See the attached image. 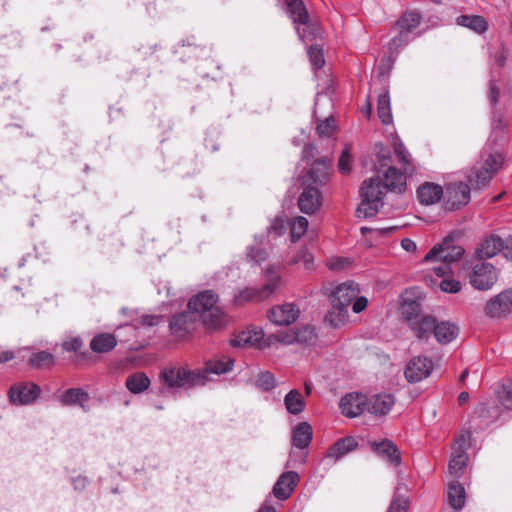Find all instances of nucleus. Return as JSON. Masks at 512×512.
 I'll return each mask as SVG.
<instances>
[{"instance_id": "1", "label": "nucleus", "mask_w": 512, "mask_h": 512, "mask_svg": "<svg viewBox=\"0 0 512 512\" xmlns=\"http://www.w3.org/2000/svg\"><path fill=\"white\" fill-rule=\"evenodd\" d=\"M330 160L328 158L318 159L312 168L303 177V192L298 199L300 210L306 214L316 212L321 205V196L318 186L323 185L328 179Z\"/></svg>"}, {"instance_id": "2", "label": "nucleus", "mask_w": 512, "mask_h": 512, "mask_svg": "<svg viewBox=\"0 0 512 512\" xmlns=\"http://www.w3.org/2000/svg\"><path fill=\"white\" fill-rule=\"evenodd\" d=\"M218 296L212 290H205L188 302V310L196 314L208 330H218L228 323V317L217 305Z\"/></svg>"}, {"instance_id": "3", "label": "nucleus", "mask_w": 512, "mask_h": 512, "mask_svg": "<svg viewBox=\"0 0 512 512\" xmlns=\"http://www.w3.org/2000/svg\"><path fill=\"white\" fill-rule=\"evenodd\" d=\"M386 190L379 178L365 180L360 188L361 203L357 208L359 217H372L377 214L383 205V196Z\"/></svg>"}, {"instance_id": "4", "label": "nucleus", "mask_w": 512, "mask_h": 512, "mask_svg": "<svg viewBox=\"0 0 512 512\" xmlns=\"http://www.w3.org/2000/svg\"><path fill=\"white\" fill-rule=\"evenodd\" d=\"M162 383L171 389L203 385L206 379L200 371H190L179 365H171L160 373Z\"/></svg>"}, {"instance_id": "5", "label": "nucleus", "mask_w": 512, "mask_h": 512, "mask_svg": "<svg viewBox=\"0 0 512 512\" xmlns=\"http://www.w3.org/2000/svg\"><path fill=\"white\" fill-rule=\"evenodd\" d=\"M266 278L267 283L260 289L246 287L240 290L234 297L235 304L242 305L243 303L253 300H263L281 286V278L278 274L277 268H268L266 270Z\"/></svg>"}, {"instance_id": "6", "label": "nucleus", "mask_w": 512, "mask_h": 512, "mask_svg": "<svg viewBox=\"0 0 512 512\" xmlns=\"http://www.w3.org/2000/svg\"><path fill=\"white\" fill-rule=\"evenodd\" d=\"M503 157L500 153H490L484 159L482 166L468 176L470 184L475 189H481L488 185L492 176L501 168Z\"/></svg>"}, {"instance_id": "7", "label": "nucleus", "mask_w": 512, "mask_h": 512, "mask_svg": "<svg viewBox=\"0 0 512 512\" xmlns=\"http://www.w3.org/2000/svg\"><path fill=\"white\" fill-rule=\"evenodd\" d=\"M471 434L469 432L459 435L452 447L451 458L448 464V471L454 478H460L467 466L468 456L466 453L469 446Z\"/></svg>"}, {"instance_id": "8", "label": "nucleus", "mask_w": 512, "mask_h": 512, "mask_svg": "<svg viewBox=\"0 0 512 512\" xmlns=\"http://www.w3.org/2000/svg\"><path fill=\"white\" fill-rule=\"evenodd\" d=\"M464 249L455 245L451 237H446L442 243L435 245L425 256L424 261H442L454 263L463 256Z\"/></svg>"}, {"instance_id": "9", "label": "nucleus", "mask_w": 512, "mask_h": 512, "mask_svg": "<svg viewBox=\"0 0 512 512\" xmlns=\"http://www.w3.org/2000/svg\"><path fill=\"white\" fill-rule=\"evenodd\" d=\"M498 279L496 268L486 262H480L473 266L470 274V284L478 290L490 289Z\"/></svg>"}, {"instance_id": "10", "label": "nucleus", "mask_w": 512, "mask_h": 512, "mask_svg": "<svg viewBox=\"0 0 512 512\" xmlns=\"http://www.w3.org/2000/svg\"><path fill=\"white\" fill-rule=\"evenodd\" d=\"M485 313L491 318L505 317L512 313V288L491 298L485 306Z\"/></svg>"}, {"instance_id": "11", "label": "nucleus", "mask_w": 512, "mask_h": 512, "mask_svg": "<svg viewBox=\"0 0 512 512\" xmlns=\"http://www.w3.org/2000/svg\"><path fill=\"white\" fill-rule=\"evenodd\" d=\"M434 368L433 361L428 357H414L406 365L404 374L408 382L416 383L426 379Z\"/></svg>"}, {"instance_id": "12", "label": "nucleus", "mask_w": 512, "mask_h": 512, "mask_svg": "<svg viewBox=\"0 0 512 512\" xmlns=\"http://www.w3.org/2000/svg\"><path fill=\"white\" fill-rule=\"evenodd\" d=\"M300 315L299 308L293 303H285L272 307L268 313V319L275 325L288 326L294 323Z\"/></svg>"}, {"instance_id": "13", "label": "nucleus", "mask_w": 512, "mask_h": 512, "mask_svg": "<svg viewBox=\"0 0 512 512\" xmlns=\"http://www.w3.org/2000/svg\"><path fill=\"white\" fill-rule=\"evenodd\" d=\"M359 285L353 281H346L339 284L331 294L333 307L348 309L352 301L359 295Z\"/></svg>"}, {"instance_id": "14", "label": "nucleus", "mask_w": 512, "mask_h": 512, "mask_svg": "<svg viewBox=\"0 0 512 512\" xmlns=\"http://www.w3.org/2000/svg\"><path fill=\"white\" fill-rule=\"evenodd\" d=\"M446 205L450 210L467 205L470 201V188L466 183H450L446 186Z\"/></svg>"}, {"instance_id": "15", "label": "nucleus", "mask_w": 512, "mask_h": 512, "mask_svg": "<svg viewBox=\"0 0 512 512\" xmlns=\"http://www.w3.org/2000/svg\"><path fill=\"white\" fill-rule=\"evenodd\" d=\"M40 394V388L34 383H20L12 386L9 398L13 404L27 405L35 401Z\"/></svg>"}, {"instance_id": "16", "label": "nucleus", "mask_w": 512, "mask_h": 512, "mask_svg": "<svg viewBox=\"0 0 512 512\" xmlns=\"http://www.w3.org/2000/svg\"><path fill=\"white\" fill-rule=\"evenodd\" d=\"M230 343L234 347L253 346L264 348L267 346V339H264V332L261 328L251 327L236 335Z\"/></svg>"}, {"instance_id": "17", "label": "nucleus", "mask_w": 512, "mask_h": 512, "mask_svg": "<svg viewBox=\"0 0 512 512\" xmlns=\"http://www.w3.org/2000/svg\"><path fill=\"white\" fill-rule=\"evenodd\" d=\"M340 409L347 417H357L367 410V398L361 393H349L341 399Z\"/></svg>"}, {"instance_id": "18", "label": "nucleus", "mask_w": 512, "mask_h": 512, "mask_svg": "<svg viewBox=\"0 0 512 512\" xmlns=\"http://www.w3.org/2000/svg\"><path fill=\"white\" fill-rule=\"evenodd\" d=\"M407 321L418 339H428L431 334L434 335L436 327V319L434 317L408 314Z\"/></svg>"}, {"instance_id": "19", "label": "nucleus", "mask_w": 512, "mask_h": 512, "mask_svg": "<svg viewBox=\"0 0 512 512\" xmlns=\"http://www.w3.org/2000/svg\"><path fill=\"white\" fill-rule=\"evenodd\" d=\"M298 481L299 476L296 472L288 471L283 473L273 487V495L281 501L288 499L294 491Z\"/></svg>"}, {"instance_id": "20", "label": "nucleus", "mask_w": 512, "mask_h": 512, "mask_svg": "<svg viewBox=\"0 0 512 512\" xmlns=\"http://www.w3.org/2000/svg\"><path fill=\"white\" fill-rule=\"evenodd\" d=\"M395 404L392 394L381 393L373 395L367 400V410L375 416H385L390 412Z\"/></svg>"}, {"instance_id": "21", "label": "nucleus", "mask_w": 512, "mask_h": 512, "mask_svg": "<svg viewBox=\"0 0 512 512\" xmlns=\"http://www.w3.org/2000/svg\"><path fill=\"white\" fill-rule=\"evenodd\" d=\"M170 329L179 338L190 334L195 329V320L192 313L189 311L175 315L170 322Z\"/></svg>"}, {"instance_id": "22", "label": "nucleus", "mask_w": 512, "mask_h": 512, "mask_svg": "<svg viewBox=\"0 0 512 512\" xmlns=\"http://www.w3.org/2000/svg\"><path fill=\"white\" fill-rule=\"evenodd\" d=\"M358 447V441L353 436H346L336 441L326 452V457L338 461L343 456L354 451Z\"/></svg>"}, {"instance_id": "23", "label": "nucleus", "mask_w": 512, "mask_h": 512, "mask_svg": "<svg viewBox=\"0 0 512 512\" xmlns=\"http://www.w3.org/2000/svg\"><path fill=\"white\" fill-rule=\"evenodd\" d=\"M372 449L379 456L387 459L393 465H399L401 462V455L397 448V446L388 439H385L380 442H372Z\"/></svg>"}, {"instance_id": "24", "label": "nucleus", "mask_w": 512, "mask_h": 512, "mask_svg": "<svg viewBox=\"0 0 512 512\" xmlns=\"http://www.w3.org/2000/svg\"><path fill=\"white\" fill-rule=\"evenodd\" d=\"M504 244L505 240L498 236L491 235L482 241L480 247L477 249V255L481 259L492 258L499 252L504 253Z\"/></svg>"}, {"instance_id": "25", "label": "nucleus", "mask_w": 512, "mask_h": 512, "mask_svg": "<svg viewBox=\"0 0 512 512\" xmlns=\"http://www.w3.org/2000/svg\"><path fill=\"white\" fill-rule=\"evenodd\" d=\"M443 194L444 192L442 187L433 183L422 184L417 190V195L421 204L425 205L437 203Z\"/></svg>"}, {"instance_id": "26", "label": "nucleus", "mask_w": 512, "mask_h": 512, "mask_svg": "<svg viewBox=\"0 0 512 512\" xmlns=\"http://www.w3.org/2000/svg\"><path fill=\"white\" fill-rule=\"evenodd\" d=\"M116 345L117 339L111 333L96 334L90 342V348L95 353L110 352Z\"/></svg>"}, {"instance_id": "27", "label": "nucleus", "mask_w": 512, "mask_h": 512, "mask_svg": "<svg viewBox=\"0 0 512 512\" xmlns=\"http://www.w3.org/2000/svg\"><path fill=\"white\" fill-rule=\"evenodd\" d=\"M385 190H394L401 192L406 186V176L395 167H389L384 174Z\"/></svg>"}, {"instance_id": "28", "label": "nucleus", "mask_w": 512, "mask_h": 512, "mask_svg": "<svg viewBox=\"0 0 512 512\" xmlns=\"http://www.w3.org/2000/svg\"><path fill=\"white\" fill-rule=\"evenodd\" d=\"M458 333L459 329L455 324L449 321L436 322L434 336L439 343H450L457 337Z\"/></svg>"}, {"instance_id": "29", "label": "nucleus", "mask_w": 512, "mask_h": 512, "mask_svg": "<svg viewBox=\"0 0 512 512\" xmlns=\"http://www.w3.org/2000/svg\"><path fill=\"white\" fill-rule=\"evenodd\" d=\"M151 385L149 377L144 372H136L126 378L125 386L133 394L146 391Z\"/></svg>"}, {"instance_id": "30", "label": "nucleus", "mask_w": 512, "mask_h": 512, "mask_svg": "<svg viewBox=\"0 0 512 512\" xmlns=\"http://www.w3.org/2000/svg\"><path fill=\"white\" fill-rule=\"evenodd\" d=\"M457 24L472 31L482 34L488 29L487 20L480 15H461L456 20Z\"/></svg>"}, {"instance_id": "31", "label": "nucleus", "mask_w": 512, "mask_h": 512, "mask_svg": "<svg viewBox=\"0 0 512 512\" xmlns=\"http://www.w3.org/2000/svg\"><path fill=\"white\" fill-rule=\"evenodd\" d=\"M293 444L299 449L306 448L312 440V427L307 422L296 426L292 435Z\"/></svg>"}, {"instance_id": "32", "label": "nucleus", "mask_w": 512, "mask_h": 512, "mask_svg": "<svg viewBox=\"0 0 512 512\" xmlns=\"http://www.w3.org/2000/svg\"><path fill=\"white\" fill-rule=\"evenodd\" d=\"M448 501L454 510H461L465 505L466 493L464 487L458 482H452L448 486Z\"/></svg>"}, {"instance_id": "33", "label": "nucleus", "mask_w": 512, "mask_h": 512, "mask_svg": "<svg viewBox=\"0 0 512 512\" xmlns=\"http://www.w3.org/2000/svg\"><path fill=\"white\" fill-rule=\"evenodd\" d=\"M233 361L229 357H222L220 359L212 360L206 363L204 371H200L204 374L206 381L208 380L207 374L213 373L216 375L224 374L232 369Z\"/></svg>"}, {"instance_id": "34", "label": "nucleus", "mask_w": 512, "mask_h": 512, "mask_svg": "<svg viewBox=\"0 0 512 512\" xmlns=\"http://www.w3.org/2000/svg\"><path fill=\"white\" fill-rule=\"evenodd\" d=\"M284 404L287 411L294 415L300 414L305 407L304 399L298 390L289 391L284 398Z\"/></svg>"}, {"instance_id": "35", "label": "nucleus", "mask_w": 512, "mask_h": 512, "mask_svg": "<svg viewBox=\"0 0 512 512\" xmlns=\"http://www.w3.org/2000/svg\"><path fill=\"white\" fill-rule=\"evenodd\" d=\"M89 400V395L82 389L71 388L65 391L61 397V401L65 405L78 404L82 408H85V404Z\"/></svg>"}, {"instance_id": "36", "label": "nucleus", "mask_w": 512, "mask_h": 512, "mask_svg": "<svg viewBox=\"0 0 512 512\" xmlns=\"http://www.w3.org/2000/svg\"><path fill=\"white\" fill-rule=\"evenodd\" d=\"M377 113L380 121L384 125L392 123L393 117L390 107V97L387 92L380 94L378 97Z\"/></svg>"}, {"instance_id": "37", "label": "nucleus", "mask_w": 512, "mask_h": 512, "mask_svg": "<svg viewBox=\"0 0 512 512\" xmlns=\"http://www.w3.org/2000/svg\"><path fill=\"white\" fill-rule=\"evenodd\" d=\"M286 4L294 22L301 24L308 22V13L301 0H286Z\"/></svg>"}, {"instance_id": "38", "label": "nucleus", "mask_w": 512, "mask_h": 512, "mask_svg": "<svg viewBox=\"0 0 512 512\" xmlns=\"http://www.w3.org/2000/svg\"><path fill=\"white\" fill-rule=\"evenodd\" d=\"M421 21V15L414 10L406 11L401 18L397 21L396 27L403 28L408 32L412 33L416 29Z\"/></svg>"}, {"instance_id": "39", "label": "nucleus", "mask_w": 512, "mask_h": 512, "mask_svg": "<svg viewBox=\"0 0 512 512\" xmlns=\"http://www.w3.org/2000/svg\"><path fill=\"white\" fill-rule=\"evenodd\" d=\"M348 319V309H345L343 307H333L325 316V320L332 326V327H340L343 325Z\"/></svg>"}, {"instance_id": "40", "label": "nucleus", "mask_w": 512, "mask_h": 512, "mask_svg": "<svg viewBox=\"0 0 512 512\" xmlns=\"http://www.w3.org/2000/svg\"><path fill=\"white\" fill-rule=\"evenodd\" d=\"M309 222L303 216L295 217L291 223L290 232L293 242L300 239L308 229Z\"/></svg>"}, {"instance_id": "41", "label": "nucleus", "mask_w": 512, "mask_h": 512, "mask_svg": "<svg viewBox=\"0 0 512 512\" xmlns=\"http://www.w3.org/2000/svg\"><path fill=\"white\" fill-rule=\"evenodd\" d=\"M394 152L396 156L399 158V161L405 167V171L408 172L412 170V159L408 150L405 148L404 144L401 141H394Z\"/></svg>"}, {"instance_id": "42", "label": "nucleus", "mask_w": 512, "mask_h": 512, "mask_svg": "<svg viewBox=\"0 0 512 512\" xmlns=\"http://www.w3.org/2000/svg\"><path fill=\"white\" fill-rule=\"evenodd\" d=\"M268 257V252L261 247H257L255 245H250L247 247L246 252V260L248 262L261 264L264 262Z\"/></svg>"}, {"instance_id": "43", "label": "nucleus", "mask_w": 512, "mask_h": 512, "mask_svg": "<svg viewBox=\"0 0 512 512\" xmlns=\"http://www.w3.org/2000/svg\"><path fill=\"white\" fill-rule=\"evenodd\" d=\"M397 29H398V34L396 36H394L389 42V48L391 50H398V49L404 47L412 39L410 32H408L407 30H405L403 28H397Z\"/></svg>"}, {"instance_id": "44", "label": "nucleus", "mask_w": 512, "mask_h": 512, "mask_svg": "<svg viewBox=\"0 0 512 512\" xmlns=\"http://www.w3.org/2000/svg\"><path fill=\"white\" fill-rule=\"evenodd\" d=\"M53 363L54 356L46 351H40L30 358V364L37 368L51 366Z\"/></svg>"}, {"instance_id": "45", "label": "nucleus", "mask_w": 512, "mask_h": 512, "mask_svg": "<svg viewBox=\"0 0 512 512\" xmlns=\"http://www.w3.org/2000/svg\"><path fill=\"white\" fill-rule=\"evenodd\" d=\"M399 488L397 489V493L394 495L392 502L387 510V512H407L409 508L408 499L405 496L398 494Z\"/></svg>"}, {"instance_id": "46", "label": "nucleus", "mask_w": 512, "mask_h": 512, "mask_svg": "<svg viewBox=\"0 0 512 512\" xmlns=\"http://www.w3.org/2000/svg\"><path fill=\"white\" fill-rule=\"evenodd\" d=\"M257 386L264 391H269L275 386V378L272 373H261L256 380Z\"/></svg>"}, {"instance_id": "47", "label": "nucleus", "mask_w": 512, "mask_h": 512, "mask_svg": "<svg viewBox=\"0 0 512 512\" xmlns=\"http://www.w3.org/2000/svg\"><path fill=\"white\" fill-rule=\"evenodd\" d=\"M308 55L310 58V62L314 68L319 69L324 65V56L320 48L316 46H311L308 49Z\"/></svg>"}, {"instance_id": "48", "label": "nucleus", "mask_w": 512, "mask_h": 512, "mask_svg": "<svg viewBox=\"0 0 512 512\" xmlns=\"http://www.w3.org/2000/svg\"><path fill=\"white\" fill-rule=\"evenodd\" d=\"M338 169L342 174H348L352 170V157L348 148L343 150L339 158Z\"/></svg>"}, {"instance_id": "49", "label": "nucleus", "mask_w": 512, "mask_h": 512, "mask_svg": "<svg viewBox=\"0 0 512 512\" xmlns=\"http://www.w3.org/2000/svg\"><path fill=\"white\" fill-rule=\"evenodd\" d=\"M298 340V335L296 333H286L283 335L278 336H269L267 338V346H270L273 344L274 341H278L281 344L284 345H290Z\"/></svg>"}, {"instance_id": "50", "label": "nucleus", "mask_w": 512, "mask_h": 512, "mask_svg": "<svg viewBox=\"0 0 512 512\" xmlns=\"http://www.w3.org/2000/svg\"><path fill=\"white\" fill-rule=\"evenodd\" d=\"M335 128V120L333 117H328L317 125V132L320 136H330Z\"/></svg>"}, {"instance_id": "51", "label": "nucleus", "mask_w": 512, "mask_h": 512, "mask_svg": "<svg viewBox=\"0 0 512 512\" xmlns=\"http://www.w3.org/2000/svg\"><path fill=\"white\" fill-rule=\"evenodd\" d=\"M498 399L505 408L511 409L512 408V387L503 386L498 391Z\"/></svg>"}, {"instance_id": "52", "label": "nucleus", "mask_w": 512, "mask_h": 512, "mask_svg": "<svg viewBox=\"0 0 512 512\" xmlns=\"http://www.w3.org/2000/svg\"><path fill=\"white\" fill-rule=\"evenodd\" d=\"M440 288L444 292L457 293L461 289V284L457 280L447 278L441 281Z\"/></svg>"}, {"instance_id": "53", "label": "nucleus", "mask_w": 512, "mask_h": 512, "mask_svg": "<svg viewBox=\"0 0 512 512\" xmlns=\"http://www.w3.org/2000/svg\"><path fill=\"white\" fill-rule=\"evenodd\" d=\"M328 267L332 270H341L349 265L347 258H332L328 260Z\"/></svg>"}, {"instance_id": "54", "label": "nucleus", "mask_w": 512, "mask_h": 512, "mask_svg": "<svg viewBox=\"0 0 512 512\" xmlns=\"http://www.w3.org/2000/svg\"><path fill=\"white\" fill-rule=\"evenodd\" d=\"M353 301L354 302L352 303V310L354 313L362 312L363 310L366 309L368 305L367 298L363 296L358 295Z\"/></svg>"}, {"instance_id": "55", "label": "nucleus", "mask_w": 512, "mask_h": 512, "mask_svg": "<svg viewBox=\"0 0 512 512\" xmlns=\"http://www.w3.org/2000/svg\"><path fill=\"white\" fill-rule=\"evenodd\" d=\"M62 346L66 351L76 352L82 347V341L80 338H71L70 340L65 341Z\"/></svg>"}, {"instance_id": "56", "label": "nucleus", "mask_w": 512, "mask_h": 512, "mask_svg": "<svg viewBox=\"0 0 512 512\" xmlns=\"http://www.w3.org/2000/svg\"><path fill=\"white\" fill-rule=\"evenodd\" d=\"M161 317L156 315H143L140 324L144 326H156L160 323Z\"/></svg>"}, {"instance_id": "57", "label": "nucleus", "mask_w": 512, "mask_h": 512, "mask_svg": "<svg viewBox=\"0 0 512 512\" xmlns=\"http://www.w3.org/2000/svg\"><path fill=\"white\" fill-rule=\"evenodd\" d=\"M439 262V264L433 267V271L437 276L442 277L450 272V264L442 261Z\"/></svg>"}, {"instance_id": "58", "label": "nucleus", "mask_w": 512, "mask_h": 512, "mask_svg": "<svg viewBox=\"0 0 512 512\" xmlns=\"http://www.w3.org/2000/svg\"><path fill=\"white\" fill-rule=\"evenodd\" d=\"M313 256L312 254H310L308 251L306 250H301L300 253L298 254V257L297 259L295 260L296 262L297 261H303L306 268H310L311 267V264L313 263Z\"/></svg>"}, {"instance_id": "59", "label": "nucleus", "mask_w": 512, "mask_h": 512, "mask_svg": "<svg viewBox=\"0 0 512 512\" xmlns=\"http://www.w3.org/2000/svg\"><path fill=\"white\" fill-rule=\"evenodd\" d=\"M401 247L409 252V253H413L417 250V245L416 243L410 239V238H404L401 240Z\"/></svg>"}, {"instance_id": "60", "label": "nucleus", "mask_w": 512, "mask_h": 512, "mask_svg": "<svg viewBox=\"0 0 512 512\" xmlns=\"http://www.w3.org/2000/svg\"><path fill=\"white\" fill-rule=\"evenodd\" d=\"M504 256H505V258H507L508 260H511V261H512V236H509V237L505 240V244H504Z\"/></svg>"}, {"instance_id": "61", "label": "nucleus", "mask_w": 512, "mask_h": 512, "mask_svg": "<svg viewBox=\"0 0 512 512\" xmlns=\"http://www.w3.org/2000/svg\"><path fill=\"white\" fill-rule=\"evenodd\" d=\"M14 358V353L12 351H4L0 353V363L7 362Z\"/></svg>"}, {"instance_id": "62", "label": "nucleus", "mask_w": 512, "mask_h": 512, "mask_svg": "<svg viewBox=\"0 0 512 512\" xmlns=\"http://www.w3.org/2000/svg\"><path fill=\"white\" fill-rule=\"evenodd\" d=\"M498 95H499V91L496 88V86L495 85H491V87H490V99H491V102L493 104H496V102L498 100Z\"/></svg>"}, {"instance_id": "63", "label": "nucleus", "mask_w": 512, "mask_h": 512, "mask_svg": "<svg viewBox=\"0 0 512 512\" xmlns=\"http://www.w3.org/2000/svg\"><path fill=\"white\" fill-rule=\"evenodd\" d=\"M258 512H276L275 511V508L271 505H269L267 502H265L261 507L260 509L258 510Z\"/></svg>"}, {"instance_id": "64", "label": "nucleus", "mask_w": 512, "mask_h": 512, "mask_svg": "<svg viewBox=\"0 0 512 512\" xmlns=\"http://www.w3.org/2000/svg\"><path fill=\"white\" fill-rule=\"evenodd\" d=\"M313 147L311 145H306L302 151L303 157L308 158L310 153H312Z\"/></svg>"}]
</instances>
